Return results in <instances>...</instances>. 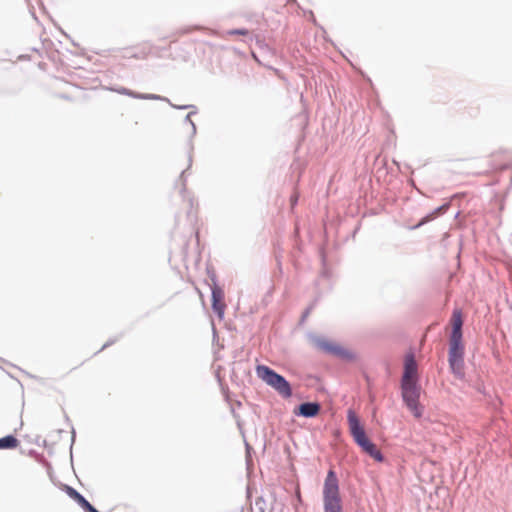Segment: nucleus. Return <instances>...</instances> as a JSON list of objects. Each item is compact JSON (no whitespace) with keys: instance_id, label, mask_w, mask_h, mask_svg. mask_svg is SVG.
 Instances as JSON below:
<instances>
[{"instance_id":"obj_6","label":"nucleus","mask_w":512,"mask_h":512,"mask_svg":"<svg viewBox=\"0 0 512 512\" xmlns=\"http://www.w3.org/2000/svg\"><path fill=\"white\" fill-rule=\"evenodd\" d=\"M418 384L417 364L413 354H408L405 357L404 373L401 385Z\"/></svg>"},{"instance_id":"obj_4","label":"nucleus","mask_w":512,"mask_h":512,"mask_svg":"<svg viewBox=\"0 0 512 512\" xmlns=\"http://www.w3.org/2000/svg\"><path fill=\"white\" fill-rule=\"evenodd\" d=\"M420 392L418 384L401 385L402 399L415 418L423 415V406L419 402Z\"/></svg>"},{"instance_id":"obj_3","label":"nucleus","mask_w":512,"mask_h":512,"mask_svg":"<svg viewBox=\"0 0 512 512\" xmlns=\"http://www.w3.org/2000/svg\"><path fill=\"white\" fill-rule=\"evenodd\" d=\"M256 374L259 379L276 390L282 397L290 398L292 396L289 382L268 366L258 365L256 367Z\"/></svg>"},{"instance_id":"obj_18","label":"nucleus","mask_w":512,"mask_h":512,"mask_svg":"<svg viewBox=\"0 0 512 512\" xmlns=\"http://www.w3.org/2000/svg\"><path fill=\"white\" fill-rule=\"evenodd\" d=\"M268 68L271 69L279 78H283L281 72L278 69L273 68V67H268Z\"/></svg>"},{"instance_id":"obj_1","label":"nucleus","mask_w":512,"mask_h":512,"mask_svg":"<svg viewBox=\"0 0 512 512\" xmlns=\"http://www.w3.org/2000/svg\"><path fill=\"white\" fill-rule=\"evenodd\" d=\"M450 323L452 332L449 339V365L454 374L463 376L464 345L462 343L463 315L460 309H454Z\"/></svg>"},{"instance_id":"obj_8","label":"nucleus","mask_w":512,"mask_h":512,"mask_svg":"<svg viewBox=\"0 0 512 512\" xmlns=\"http://www.w3.org/2000/svg\"><path fill=\"white\" fill-rule=\"evenodd\" d=\"M212 308L220 319L224 317L226 309L224 291L217 285L212 287Z\"/></svg>"},{"instance_id":"obj_11","label":"nucleus","mask_w":512,"mask_h":512,"mask_svg":"<svg viewBox=\"0 0 512 512\" xmlns=\"http://www.w3.org/2000/svg\"><path fill=\"white\" fill-rule=\"evenodd\" d=\"M64 491L67 493V495L70 498L75 500L84 510H86L88 508V506L90 505V503L74 488H72L68 485H65Z\"/></svg>"},{"instance_id":"obj_15","label":"nucleus","mask_w":512,"mask_h":512,"mask_svg":"<svg viewBox=\"0 0 512 512\" xmlns=\"http://www.w3.org/2000/svg\"><path fill=\"white\" fill-rule=\"evenodd\" d=\"M228 35H242L246 36L249 34L247 29H234L227 32Z\"/></svg>"},{"instance_id":"obj_5","label":"nucleus","mask_w":512,"mask_h":512,"mask_svg":"<svg viewBox=\"0 0 512 512\" xmlns=\"http://www.w3.org/2000/svg\"><path fill=\"white\" fill-rule=\"evenodd\" d=\"M348 424L350 433L354 441L362 448L365 452L371 446L374 445L369 438L366 436L365 430L360 424V420L353 410H349L347 414Z\"/></svg>"},{"instance_id":"obj_16","label":"nucleus","mask_w":512,"mask_h":512,"mask_svg":"<svg viewBox=\"0 0 512 512\" xmlns=\"http://www.w3.org/2000/svg\"><path fill=\"white\" fill-rule=\"evenodd\" d=\"M141 55L139 56L140 58L142 59H145L148 57L149 53H150V48L149 47H143V49L141 50Z\"/></svg>"},{"instance_id":"obj_14","label":"nucleus","mask_w":512,"mask_h":512,"mask_svg":"<svg viewBox=\"0 0 512 512\" xmlns=\"http://www.w3.org/2000/svg\"><path fill=\"white\" fill-rule=\"evenodd\" d=\"M440 209L441 208L437 209L436 211H434L430 215L425 216L424 218H422V220L415 226V228H418V227L424 225L425 223L429 222L430 220L434 219Z\"/></svg>"},{"instance_id":"obj_13","label":"nucleus","mask_w":512,"mask_h":512,"mask_svg":"<svg viewBox=\"0 0 512 512\" xmlns=\"http://www.w3.org/2000/svg\"><path fill=\"white\" fill-rule=\"evenodd\" d=\"M369 456H371L374 460L377 462H382L384 460V457L381 453V451L377 448V446L374 444L369 449L365 451Z\"/></svg>"},{"instance_id":"obj_9","label":"nucleus","mask_w":512,"mask_h":512,"mask_svg":"<svg viewBox=\"0 0 512 512\" xmlns=\"http://www.w3.org/2000/svg\"><path fill=\"white\" fill-rule=\"evenodd\" d=\"M320 405L316 402H307L303 403L298 407V412L295 411V414H299L304 417H315L320 412Z\"/></svg>"},{"instance_id":"obj_19","label":"nucleus","mask_w":512,"mask_h":512,"mask_svg":"<svg viewBox=\"0 0 512 512\" xmlns=\"http://www.w3.org/2000/svg\"><path fill=\"white\" fill-rule=\"evenodd\" d=\"M86 512H98L91 504L85 510Z\"/></svg>"},{"instance_id":"obj_7","label":"nucleus","mask_w":512,"mask_h":512,"mask_svg":"<svg viewBox=\"0 0 512 512\" xmlns=\"http://www.w3.org/2000/svg\"><path fill=\"white\" fill-rule=\"evenodd\" d=\"M317 345L321 350H323L327 353L339 356L344 359H352L353 358V354L350 351L346 350L345 348L341 347L340 345H338L334 342H331L328 340H319L317 342Z\"/></svg>"},{"instance_id":"obj_17","label":"nucleus","mask_w":512,"mask_h":512,"mask_svg":"<svg viewBox=\"0 0 512 512\" xmlns=\"http://www.w3.org/2000/svg\"><path fill=\"white\" fill-rule=\"evenodd\" d=\"M117 92L120 94L132 95V93L130 91H128L126 88H121V89L117 90Z\"/></svg>"},{"instance_id":"obj_20","label":"nucleus","mask_w":512,"mask_h":512,"mask_svg":"<svg viewBox=\"0 0 512 512\" xmlns=\"http://www.w3.org/2000/svg\"><path fill=\"white\" fill-rule=\"evenodd\" d=\"M253 58L255 59V61H256L258 64H260V65L262 64V62L258 59V57H257L255 54H253Z\"/></svg>"},{"instance_id":"obj_12","label":"nucleus","mask_w":512,"mask_h":512,"mask_svg":"<svg viewBox=\"0 0 512 512\" xmlns=\"http://www.w3.org/2000/svg\"><path fill=\"white\" fill-rule=\"evenodd\" d=\"M19 446V440L13 435H8L0 439V449H15Z\"/></svg>"},{"instance_id":"obj_10","label":"nucleus","mask_w":512,"mask_h":512,"mask_svg":"<svg viewBox=\"0 0 512 512\" xmlns=\"http://www.w3.org/2000/svg\"><path fill=\"white\" fill-rule=\"evenodd\" d=\"M64 491L67 493V495L70 498L75 500L84 510H86L88 508V506L90 505V503L74 488H72L68 485H65Z\"/></svg>"},{"instance_id":"obj_2","label":"nucleus","mask_w":512,"mask_h":512,"mask_svg":"<svg viewBox=\"0 0 512 512\" xmlns=\"http://www.w3.org/2000/svg\"><path fill=\"white\" fill-rule=\"evenodd\" d=\"M324 512H342L338 478L333 470H329L323 485Z\"/></svg>"}]
</instances>
